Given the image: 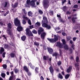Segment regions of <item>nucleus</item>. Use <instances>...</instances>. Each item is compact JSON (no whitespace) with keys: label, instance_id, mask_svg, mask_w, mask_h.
Wrapping results in <instances>:
<instances>
[{"label":"nucleus","instance_id":"1","mask_svg":"<svg viewBox=\"0 0 80 80\" xmlns=\"http://www.w3.org/2000/svg\"><path fill=\"white\" fill-rule=\"evenodd\" d=\"M14 23L16 27H18L17 30L18 32H22L23 30V28L21 26L20 24V21L18 19V18L14 19Z\"/></svg>","mask_w":80,"mask_h":80},{"label":"nucleus","instance_id":"2","mask_svg":"<svg viewBox=\"0 0 80 80\" xmlns=\"http://www.w3.org/2000/svg\"><path fill=\"white\" fill-rule=\"evenodd\" d=\"M50 0H43L42 3L44 9H47L49 7V1Z\"/></svg>","mask_w":80,"mask_h":80},{"label":"nucleus","instance_id":"3","mask_svg":"<svg viewBox=\"0 0 80 80\" xmlns=\"http://www.w3.org/2000/svg\"><path fill=\"white\" fill-rule=\"evenodd\" d=\"M26 35H28V37H33V36L32 32L30 30L29 28H26Z\"/></svg>","mask_w":80,"mask_h":80},{"label":"nucleus","instance_id":"4","mask_svg":"<svg viewBox=\"0 0 80 80\" xmlns=\"http://www.w3.org/2000/svg\"><path fill=\"white\" fill-rule=\"evenodd\" d=\"M43 60H48L50 62H51L52 58H49V57L48 56H43Z\"/></svg>","mask_w":80,"mask_h":80},{"label":"nucleus","instance_id":"5","mask_svg":"<svg viewBox=\"0 0 80 80\" xmlns=\"http://www.w3.org/2000/svg\"><path fill=\"white\" fill-rule=\"evenodd\" d=\"M44 32V29H43V28L41 27H40L39 29L38 30V34L40 35V34H41L42 32Z\"/></svg>","mask_w":80,"mask_h":80},{"label":"nucleus","instance_id":"6","mask_svg":"<svg viewBox=\"0 0 80 80\" xmlns=\"http://www.w3.org/2000/svg\"><path fill=\"white\" fill-rule=\"evenodd\" d=\"M5 4H2V7H1L2 9L3 10H5V8L7 7V4H8V2H5Z\"/></svg>","mask_w":80,"mask_h":80},{"label":"nucleus","instance_id":"7","mask_svg":"<svg viewBox=\"0 0 80 80\" xmlns=\"http://www.w3.org/2000/svg\"><path fill=\"white\" fill-rule=\"evenodd\" d=\"M47 50L48 52H49L50 54H52L53 53V49H52V48L50 47H48Z\"/></svg>","mask_w":80,"mask_h":80},{"label":"nucleus","instance_id":"8","mask_svg":"<svg viewBox=\"0 0 80 80\" xmlns=\"http://www.w3.org/2000/svg\"><path fill=\"white\" fill-rule=\"evenodd\" d=\"M56 46L60 48H63V45L62 43L59 42H58L57 43Z\"/></svg>","mask_w":80,"mask_h":80},{"label":"nucleus","instance_id":"9","mask_svg":"<svg viewBox=\"0 0 80 80\" xmlns=\"http://www.w3.org/2000/svg\"><path fill=\"white\" fill-rule=\"evenodd\" d=\"M45 36H46V33L44 32L42 33V34L41 35V38L42 39L44 40Z\"/></svg>","mask_w":80,"mask_h":80},{"label":"nucleus","instance_id":"10","mask_svg":"<svg viewBox=\"0 0 80 80\" xmlns=\"http://www.w3.org/2000/svg\"><path fill=\"white\" fill-rule=\"evenodd\" d=\"M43 20L42 21V23H48V20H47V18L45 16H43Z\"/></svg>","mask_w":80,"mask_h":80},{"label":"nucleus","instance_id":"11","mask_svg":"<svg viewBox=\"0 0 80 80\" xmlns=\"http://www.w3.org/2000/svg\"><path fill=\"white\" fill-rule=\"evenodd\" d=\"M49 71L50 73L52 75L53 73V72H54V69L53 68V67L52 65H51L49 68Z\"/></svg>","mask_w":80,"mask_h":80},{"label":"nucleus","instance_id":"12","mask_svg":"<svg viewBox=\"0 0 80 80\" xmlns=\"http://www.w3.org/2000/svg\"><path fill=\"white\" fill-rule=\"evenodd\" d=\"M35 2H34L33 1H31L30 5H31V6H32V8L34 7V8H35V7H36V6H35Z\"/></svg>","mask_w":80,"mask_h":80},{"label":"nucleus","instance_id":"13","mask_svg":"<svg viewBox=\"0 0 80 80\" xmlns=\"http://www.w3.org/2000/svg\"><path fill=\"white\" fill-rule=\"evenodd\" d=\"M47 39L50 43H54V42H55V40H54V38H52L50 39V38H47Z\"/></svg>","mask_w":80,"mask_h":80},{"label":"nucleus","instance_id":"14","mask_svg":"<svg viewBox=\"0 0 80 80\" xmlns=\"http://www.w3.org/2000/svg\"><path fill=\"white\" fill-rule=\"evenodd\" d=\"M28 65L30 66V67L31 68V69H32V70H34L35 67V66L33 65V64H32V63L29 62L28 64Z\"/></svg>","mask_w":80,"mask_h":80},{"label":"nucleus","instance_id":"15","mask_svg":"<svg viewBox=\"0 0 80 80\" xmlns=\"http://www.w3.org/2000/svg\"><path fill=\"white\" fill-rule=\"evenodd\" d=\"M75 67L76 70H77L78 71L79 70L80 68H79V65L78 64V63H76L75 65Z\"/></svg>","mask_w":80,"mask_h":80},{"label":"nucleus","instance_id":"16","mask_svg":"<svg viewBox=\"0 0 80 80\" xmlns=\"http://www.w3.org/2000/svg\"><path fill=\"white\" fill-rule=\"evenodd\" d=\"M18 2H16L14 3L13 5L12 4L11 5L12 7V8H16V7H18Z\"/></svg>","mask_w":80,"mask_h":80},{"label":"nucleus","instance_id":"17","mask_svg":"<svg viewBox=\"0 0 80 80\" xmlns=\"http://www.w3.org/2000/svg\"><path fill=\"white\" fill-rule=\"evenodd\" d=\"M59 54L57 53V52H54L53 54H52V55L53 56H55V59L57 60V55H59Z\"/></svg>","mask_w":80,"mask_h":80},{"label":"nucleus","instance_id":"18","mask_svg":"<svg viewBox=\"0 0 80 80\" xmlns=\"http://www.w3.org/2000/svg\"><path fill=\"white\" fill-rule=\"evenodd\" d=\"M5 51V49L1 47L0 50V55H2L3 53V52H4Z\"/></svg>","mask_w":80,"mask_h":80},{"label":"nucleus","instance_id":"19","mask_svg":"<svg viewBox=\"0 0 80 80\" xmlns=\"http://www.w3.org/2000/svg\"><path fill=\"white\" fill-rule=\"evenodd\" d=\"M7 33L8 35H9L10 36H11L12 34V32H11V30H10V29L9 28H8L7 30Z\"/></svg>","mask_w":80,"mask_h":80},{"label":"nucleus","instance_id":"20","mask_svg":"<svg viewBox=\"0 0 80 80\" xmlns=\"http://www.w3.org/2000/svg\"><path fill=\"white\" fill-rule=\"evenodd\" d=\"M26 38H27L26 36L23 35L21 37V39L22 41H24L26 40Z\"/></svg>","mask_w":80,"mask_h":80},{"label":"nucleus","instance_id":"21","mask_svg":"<svg viewBox=\"0 0 80 80\" xmlns=\"http://www.w3.org/2000/svg\"><path fill=\"white\" fill-rule=\"evenodd\" d=\"M63 48H64V50H68V48H69L67 45L65 44L64 45Z\"/></svg>","mask_w":80,"mask_h":80},{"label":"nucleus","instance_id":"22","mask_svg":"<svg viewBox=\"0 0 80 80\" xmlns=\"http://www.w3.org/2000/svg\"><path fill=\"white\" fill-rule=\"evenodd\" d=\"M28 15L29 17H32L33 12H32L31 11H29L28 12Z\"/></svg>","mask_w":80,"mask_h":80},{"label":"nucleus","instance_id":"23","mask_svg":"<svg viewBox=\"0 0 80 80\" xmlns=\"http://www.w3.org/2000/svg\"><path fill=\"white\" fill-rule=\"evenodd\" d=\"M31 2V1H30V0H27L26 1V3L27 4V5L26 6V7H29V5H30V4Z\"/></svg>","mask_w":80,"mask_h":80},{"label":"nucleus","instance_id":"24","mask_svg":"<svg viewBox=\"0 0 80 80\" xmlns=\"http://www.w3.org/2000/svg\"><path fill=\"white\" fill-rule=\"evenodd\" d=\"M13 78H14V79H15V78H16L15 77V75L11 76L9 78V80H13Z\"/></svg>","mask_w":80,"mask_h":80},{"label":"nucleus","instance_id":"25","mask_svg":"<svg viewBox=\"0 0 80 80\" xmlns=\"http://www.w3.org/2000/svg\"><path fill=\"white\" fill-rule=\"evenodd\" d=\"M54 40L55 42H56L57 41H58V37L57 36V35H54Z\"/></svg>","mask_w":80,"mask_h":80},{"label":"nucleus","instance_id":"26","mask_svg":"<svg viewBox=\"0 0 80 80\" xmlns=\"http://www.w3.org/2000/svg\"><path fill=\"white\" fill-rule=\"evenodd\" d=\"M47 23H42V27L44 28H46V27H47V25H48V24Z\"/></svg>","mask_w":80,"mask_h":80},{"label":"nucleus","instance_id":"27","mask_svg":"<svg viewBox=\"0 0 80 80\" xmlns=\"http://www.w3.org/2000/svg\"><path fill=\"white\" fill-rule=\"evenodd\" d=\"M38 69L39 68L38 67H36L35 68L34 70L35 71V73H38L39 72Z\"/></svg>","mask_w":80,"mask_h":80},{"label":"nucleus","instance_id":"28","mask_svg":"<svg viewBox=\"0 0 80 80\" xmlns=\"http://www.w3.org/2000/svg\"><path fill=\"white\" fill-rule=\"evenodd\" d=\"M8 28H12V24L10 23H9L8 25Z\"/></svg>","mask_w":80,"mask_h":80},{"label":"nucleus","instance_id":"29","mask_svg":"<svg viewBox=\"0 0 80 80\" xmlns=\"http://www.w3.org/2000/svg\"><path fill=\"white\" fill-rule=\"evenodd\" d=\"M3 46L4 48H5L6 49L8 48V45L7 44H3Z\"/></svg>","mask_w":80,"mask_h":80},{"label":"nucleus","instance_id":"30","mask_svg":"<svg viewBox=\"0 0 80 80\" xmlns=\"http://www.w3.org/2000/svg\"><path fill=\"white\" fill-rule=\"evenodd\" d=\"M10 55L11 58H14L15 57V54L14 53H11L10 54Z\"/></svg>","mask_w":80,"mask_h":80},{"label":"nucleus","instance_id":"31","mask_svg":"<svg viewBox=\"0 0 80 80\" xmlns=\"http://www.w3.org/2000/svg\"><path fill=\"white\" fill-rule=\"evenodd\" d=\"M23 70H25V71H26V72H28V69L27 68V67L26 66H25L23 67Z\"/></svg>","mask_w":80,"mask_h":80},{"label":"nucleus","instance_id":"32","mask_svg":"<svg viewBox=\"0 0 80 80\" xmlns=\"http://www.w3.org/2000/svg\"><path fill=\"white\" fill-rule=\"evenodd\" d=\"M62 42L63 45H66V41H65V39H62Z\"/></svg>","mask_w":80,"mask_h":80},{"label":"nucleus","instance_id":"33","mask_svg":"<svg viewBox=\"0 0 80 80\" xmlns=\"http://www.w3.org/2000/svg\"><path fill=\"white\" fill-rule=\"evenodd\" d=\"M59 20L60 22H61L62 23H65V21H64L63 19H62V18H59Z\"/></svg>","mask_w":80,"mask_h":80},{"label":"nucleus","instance_id":"34","mask_svg":"<svg viewBox=\"0 0 80 80\" xmlns=\"http://www.w3.org/2000/svg\"><path fill=\"white\" fill-rule=\"evenodd\" d=\"M46 28L48 30H50V29H51V26H50V25L48 24Z\"/></svg>","mask_w":80,"mask_h":80},{"label":"nucleus","instance_id":"35","mask_svg":"<svg viewBox=\"0 0 80 80\" xmlns=\"http://www.w3.org/2000/svg\"><path fill=\"white\" fill-rule=\"evenodd\" d=\"M58 78H60V79H62V78H63V76H62V75H61V74L59 73L58 74Z\"/></svg>","mask_w":80,"mask_h":80},{"label":"nucleus","instance_id":"36","mask_svg":"<svg viewBox=\"0 0 80 80\" xmlns=\"http://www.w3.org/2000/svg\"><path fill=\"white\" fill-rule=\"evenodd\" d=\"M76 61L77 63L79 62V57L77 56L76 58Z\"/></svg>","mask_w":80,"mask_h":80},{"label":"nucleus","instance_id":"37","mask_svg":"<svg viewBox=\"0 0 80 80\" xmlns=\"http://www.w3.org/2000/svg\"><path fill=\"white\" fill-rule=\"evenodd\" d=\"M69 77H70V74H66L65 77V79H68V78H69Z\"/></svg>","mask_w":80,"mask_h":80},{"label":"nucleus","instance_id":"38","mask_svg":"<svg viewBox=\"0 0 80 80\" xmlns=\"http://www.w3.org/2000/svg\"><path fill=\"white\" fill-rule=\"evenodd\" d=\"M22 11H23V13L25 14V15H27V12L25 10V9L24 8L23 9H22Z\"/></svg>","mask_w":80,"mask_h":80},{"label":"nucleus","instance_id":"39","mask_svg":"<svg viewBox=\"0 0 80 80\" xmlns=\"http://www.w3.org/2000/svg\"><path fill=\"white\" fill-rule=\"evenodd\" d=\"M62 64V62L61 61H58L57 62V65L58 66H60Z\"/></svg>","mask_w":80,"mask_h":80},{"label":"nucleus","instance_id":"40","mask_svg":"<svg viewBox=\"0 0 80 80\" xmlns=\"http://www.w3.org/2000/svg\"><path fill=\"white\" fill-rule=\"evenodd\" d=\"M32 32L34 34H37V32L35 29H33Z\"/></svg>","mask_w":80,"mask_h":80},{"label":"nucleus","instance_id":"41","mask_svg":"<svg viewBox=\"0 0 80 80\" xmlns=\"http://www.w3.org/2000/svg\"><path fill=\"white\" fill-rule=\"evenodd\" d=\"M70 72V66H69V68L67 70V73H69Z\"/></svg>","mask_w":80,"mask_h":80},{"label":"nucleus","instance_id":"42","mask_svg":"<svg viewBox=\"0 0 80 80\" xmlns=\"http://www.w3.org/2000/svg\"><path fill=\"white\" fill-rule=\"evenodd\" d=\"M1 76L2 78H5V74L4 73H2L1 74Z\"/></svg>","mask_w":80,"mask_h":80},{"label":"nucleus","instance_id":"43","mask_svg":"<svg viewBox=\"0 0 80 80\" xmlns=\"http://www.w3.org/2000/svg\"><path fill=\"white\" fill-rule=\"evenodd\" d=\"M2 37H3V39L4 40H5V39L6 41H7V37H6V36H5V35H3L2 36Z\"/></svg>","mask_w":80,"mask_h":80},{"label":"nucleus","instance_id":"44","mask_svg":"<svg viewBox=\"0 0 80 80\" xmlns=\"http://www.w3.org/2000/svg\"><path fill=\"white\" fill-rule=\"evenodd\" d=\"M60 30V27H56L55 28V31H58V30Z\"/></svg>","mask_w":80,"mask_h":80},{"label":"nucleus","instance_id":"45","mask_svg":"<svg viewBox=\"0 0 80 80\" xmlns=\"http://www.w3.org/2000/svg\"><path fill=\"white\" fill-rule=\"evenodd\" d=\"M42 47L43 49L44 50H47V47L45 45H43L42 46Z\"/></svg>","mask_w":80,"mask_h":80},{"label":"nucleus","instance_id":"46","mask_svg":"<svg viewBox=\"0 0 80 80\" xmlns=\"http://www.w3.org/2000/svg\"><path fill=\"white\" fill-rule=\"evenodd\" d=\"M59 55L60 56V57H62V50L61 49H59Z\"/></svg>","mask_w":80,"mask_h":80},{"label":"nucleus","instance_id":"47","mask_svg":"<svg viewBox=\"0 0 80 80\" xmlns=\"http://www.w3.org/2000/svg\"><path fill=\"white\" fill-rule=\"evenodd\" d=\"M34 45H35L36 46H39V43L35 42H34Z\"/></svg>","mask_w":80,"mask_h":80},{"label":"nucleus","instance_id":"48","mask_svg":"<svg viewBox=\"0 0 80 80\" xmlns=\"http://www.w3.org/2000/svg\"><path fill=\"white\" fill-rule=\"evenodd\" d=\"M35 24L36 25L38 26V27H40V22H36Z\"/></svg>","mask_w":80,"mask_h":80},{"label":"nucleus","instance_id":"49","mask_svg":"<svg viewBox=\"0 0 80 80\" xmlns=\"http://www.w3.org/2000/svg\"><path fill=\"white\" fill-rule=\"evenodd\" d=\"M72 22H73V23H75L76 21H75V20L74 19V17H73L72 18Z\"/></svg>","mask_w":80,"mask_h":80},{"label":"nucleus","instance_id":"50","mask_svg":"<svg viewBox=\"0 0 80 80\" xmlns=\"http://www.w3.org/2000/svg\"><path fill=\"white\" fill-rule=\"evenodd\" d=\"M50 15H53V12L52 11H50L49 12Z\"/></svg>","mask_w":80,"mask_h":80},{"label":"nucleus","instance_id":"51","mask_svg":"<svg viewBox=\"0 0 80 80\" xmlns=\"http://www.w3.org/2000/svg\"><path fill=\"white\" fill-rule=\"evenodd\" d=\"M75 44H72V45L71 46V48H72L73 50H75Z\"/></svg>","mask_w":80,"mask_h":80},{"label":"nucleus","instance_id":"52","mask_svg":"<svg viewBox=\"0 0 80 80\" xmlns=\"http://www.w3.org/2000/svg\"><path fill=\"white\" fill-rule=\"evenodd\" d=\"M14 72L16 73H18V70L17 68H15L14 69Z\"/></svg>","mask_w":80,"mask_h":80},{"label":"nucleus","instance_id":"53","mask_svg":"<svg viewBox=\"0 0 80 80\" xmlns=\"http://www.w3.org/2000/svg\"><path fill=\"white\" fill-rule=\"evenodd\" d=\"M22 24L23 25H25V24H26V22L25 21V20H22Z\"/></svg>","mask_w":80,"mask_h":80},{"label":"nucleus","instance_id":"54","mask_svg":"<svg viewBox=\"0 0 80 80\" xmlns=\"http://www.w3.org/2000/svg\"><path fill=\"white\" fill-rule=\"evenodd\" d=\"M5 54H6V52H3V53H2V57L3 58H5Z\"/></svg>","mask_w":80,"mask_h":80},{"label":"nucleus","instance_id":"55","mask_svg":"<svg viewBox=\"0 0 80 80\" xmlns=\"http://www.w3.org/2000/svg\"><path fill=\"white\" fill-rule=\"evenodd\" d=\"M66 38L67 40V41H69L70 39V36H67L66 37Z\"/></svg>","mask_w":80,"mask_h":80},{"label":"nucleus","instance_id":"56","mask_svg":"<svg viewBox=\"0 0 80 80\" xmlns=\"http://www.w3.org/2000/svg\"><path fill=\"white\" fill-rule=\"evenodd\" d=\"M23 18L24 19H25L26 20H28V18L27 17L24 16H23Z\"/></svg>","mask_w":80,"mask_h":80},{"label":"nucleus","instance_id":"57","mask_svg":"<svg viewBox=\"0 0 80 80\" xmlns=\"http://www.w3.org/2000/svg\"><path fill=\"white\" fill-rule=\"evenodd\" d=\"M62 34L63 35V36H67V33L64 32H62Z\"/></svg>","mask_w":80,"mask_h":80},{"label":"nucleus","instance_id":"58","mask_svg":"<svg viewBox=\"0 0 80 80\" xmlns=\"http://www.w3.org/2000/svg\"><path fill=\"white\" fill-rule=\"evenodd\" d=\"M38 12L39 13H40V14H42L43 13V11H42L41 10H38Z\"/></svg>","mask_w":80,"mask_h":80},{"label":"nucleus","instance_id":"59","mask_svg":"<svg viewBox=\"0 0 80 80\" xmlns=\"http://www.w3.org/2000/svg\"><path fill=\"white\" fill-rule=\"evenodd\" d=\"M8 13H9V11H8L7 12H6L4 14V17H5V16H6L7 15V14H8Z\"/></svg>","mask_w":80,"mask_h":80},{"label":"nucleus","instance_id":"60","mask_svg":"<svg viewBox=\"0 0 80 80\" xmlns=\"http://www.w3.org/2000/svg\"><path fill=\"white\" fill-rule=\"evenodd\" d=\"M62 5L64 4V3H65L66 2V0H62Z\"/></svg>","mask_w":80,"mask_h":80},{"label":"nucleus","instance_id":"61","mask_svg":"<svg viewBox=\"0 0 80 80\" xmlns=\"http://www.w3.org/2000/svg\"><path fill=\"white\" fill-rule=\"evenodd\" d=\"M28 22L29 25H32V23H31V21H30V20L28 19Z\"/></svg>","mask_w":80,"mask_h":80},{"label":"nucleus","instance_id":"62","mask_svg":"<svg viewBox=\"0 0 80 80\" xmlns=\"http://www.w3.org/2000/svg\"><path fill=\"white\" fill-rule=\"evenodd\" d=\"M2 67L3 68H6L7 67V65L6 64H3L2 65Z\"/></svg>","mask_w":80,"mask_h":80},{"label":"nucleus","instance_id":"63","mask_svg":"<svg viewBox=\"0 0 80 80\" xmlns=\"http://www.w3.org/2000/svg\"><path fill=\"white\" fill-rule=\"evenodd\" d=\"M26 72H27L28 76H30L31 75V73L30 72H28V71Z\"/></svg>","mask_w":80,"mask_h":80},{"label":"nucleus","instance_id":"64","mask_svg":"<svg viewBox=\"0 0 80 80\" xmlns=\"http://www.w3.org/2000/svg\"><path fill=\"white\" fill-rule=\"evenodd\" d=\"M73 7L74 8H78V5H74L73 6Z\"/></svg>","mask_w":80,"mask_h":80}]
</instances>
